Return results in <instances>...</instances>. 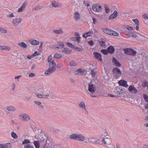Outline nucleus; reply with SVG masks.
<instances>
[{"label":"nucleus","instance_id":"nucleus-1","mask_svg":"<svg viewBox=\"0 0 148 148\" xmlns=\"http://www.w3.org/2000/svg\"><path fill=\"white\" fill-rule=\"evenodd\" d=\"M107 134L105 133L104 135V137L101 136L100 138L97 139V144H99L102 145H106L108 146V145L111 144V140L109 138L106 137Z\"/></svg>","mask_w":148,"mask_h":148},{"label":"nucleus","instance_id":"nucleus-2","mask_svg":"<svg viewBox=\"0 0 148 148\" xmlns=\"http://www.w3.org/2000/svg\"><path fill=\"white\" fill-rule=\"evenodd\" d=\"M88 90L89 92L88 93L90 95V97H97V95L95 93L96 88L95 86L92 84L91 82H90L88 84Z\"/></svg>","mask_w":148,"mask_h":148},{"label":"nucleus","instance_id":"nucleus-3","mask_svg":"<svg viewBox=\"0 0 148 148\" xmlns=\"http://www.w3.org/2000/svg\"><path fill=\"white\" fill-rule=\"evenodd\" d=\"M102 31L105 33L109 35L114 36H118L119 35V34L117 32L109 29H103Z\"/></svg>","mask_w":148,"mask_h":148},{"label":"nucleus","instance_id":"nucleus-4","mask_svg":"<svg viewBox=\"0 0 148 148\" xmlns=\"http://www.w3.org/2000/svg\"><path fill=\"white\" fill-rule=\"evenodd\" d=\"M123 50L125 54L132 56L136 55V51L132 48H127L124 49Z\"/></svg>","mask_w":148,"mask_h":148},{"label":"nucleus","instance_id":"nucleus-5","mask_svg":"<svg viewBox=\"0 0 148 148\" xmlns=\"http://www.w3.org/2000/svg\"><path fill=\"white\" fill-rule=\"evenodd\" d=\"M123 90L122 87H116L114 90V93L116 94L117 96L120 97L123 95Z\"/></svg>","mask_w":148,"mask_h":148},{"label":"nucleus","instance_id":"nucleus-6","mask_svg":"<svg viewBox=\"0 0 148 148\" xmlns=\"http://www.w3.org/2000/svg\"><path fill=\"white\" fill-rule=\"evenodd\" d=\"M20 119L23 121H27L30 119V117L27 114H23L19 116Z\"/></svg>","mask_w":148,"mask_h":148},{"label":"nucleus","instance_id":"nucleus-7","mask_svg":"<svg viewBox=\"0 0 148 148\" xmlns=\"http://www.w3.org/2000/svg\"><path fill=\"white\" fill-rule=\"evenodd\" d=\"M112 72L113 74L117 78H119L121 75L120 70L119 68L116 67L114 68Z\"/></svg>","mask_w":148,"mask_h":148},{"label":"nucleus","instance_id":"nucleus-8","mask_svg":"<svg viewBox=\"0 0 148 148\" xmlns=\"http://www.w3.org/2000/svg\"><path fill=\"white\" fill-rule=\"evenodd\" d=\"M129 91L133 94H136L138 92V90L137 89L133 86L131 85L128 88Z\"/></svg>","mask_w":148,"mask_h":148},{"label":"nucleus","instance_id":"nucleus-9","mask_svg":"<svg viewBox=\"0 0 148 148\" xmlns=\"http://www.w3.org/2000/svg\"><path fill=\"white\" fill-rule=\"evenodd\" d=\"M79 106L82 109H83V110L85 112L86 114H88V112L86 110L85 103L83 102H81L79 104Z\"/></svg>","mask_w":148,"mask_h":148},{"label":"nucleus","instance_id":"nucleus-10","mask_svg":"<svg viewBox=\"0 0 148 148\" xmlns=\"http://www.w3.org/2000/svg\"><path fill=\"white\" fill-rule=\"evenodd\" d=\"M93 55H94L95 58L99 61L101 62L102 61V59L100 53H99L97 52H94Z\"/></svg>","mask_w":148,"mask_h":148},{"label":"nucleus","instance_id":"nucleus-11","mask_svg":"<svg viewBox=\"0 0 148 148\" xmlns=\"http://www.w3.org/2000/svg\"><path fill=\"white\" fill-rule=\"evenodd\" d=\"M21 20L20 18H17L15 19H13L12 22L13 25L14 26H16L18 25L21 22Z\"/></svg>","mask_w":148,"mask_h":148},{"label":"nucleus","instance_id":"nucleus-12","mask_svg":"<svg viewBox=\"0 0 148 148\" xmlns=\"http://www.w3.org/2000/svg\"><path fill=\"white\" fill-rule=\"evenodd\" d=\"M104 7L105 9H115L118 8V6L115 4L112 5L109 7L107 4H105L104 5Z\"/></svg>","mask_w":148,"mask_h":148},{"label":"nucleus","instance_id":"nucleus-13","mask_svg":"<svg viewBox=\"0 0 148 148\" xmlns=\"http://www.w3.org/2000/svg\"><path fill=\"white\" fill-rule=\"evenodd\" d=\"M80 14L77 12H75L74 13L73 19L75 21H79L80 18Z\"/></svg>","mask_w":148,"mask_h":148},{"label":"nucleus","instance_id":"nucleus-14","mask_svg":"<svg viewBox=\"0 0 148 148\" xmlns=\"http://www.w3.org/2000/svg\"><path fill=\"white\" fill-rule=\"evenodd\" d=\"M56 63L53 60L49 63V68L54 70H56Z\"/></svg>","mask_w":148,"mask_h":148},{"label":"nucleus","instance_id":"nucleus-15","mask_svg":"<svg viewBox=\"0 0 148 148\" xmlns=\"http://www.w3.org/2000/svg\"><path fill=\"white\" fill-rule=\"evenodd\" d=\"M117 12L115 10L114 12L110 15L109 17V19L112 20L116 18L117 16Z\"/></svg>","mask_w":148,"mask_h":148},{"label":"nucleus","instance_id":"nucleus-16","mask_svg":"<svg viewBox=\"0 0 148 148\" xmlns=\"http://www.w3.org/2000/svg\"><path fill=\"white\" fill-rule=\"evenodd\" d=\"M119 83L121 86H124L126 88L128 87V85L127 84V82L124 80H121L120 81Z\"/></svg>","mask_w":148,"mask_h":148},{"label":"nucleus","instance_id":"nucleus-17","mask_svg":"<svg viewBox=\"0 0 148 148\" xmlns=\"http://www.w3.org/2000/svg\"><path fill=\"white\" fill-rule=\"evenodd\" d=\"M93 34V32L91 30L84 34L82 36L83 37L86 38L88 36H92Z\"/></svg>","mask_w":148,"mask_h":148},{"label":"nucleus","instance_id":"nucleus-18","mask_svg":"<svg viewBox=\"0 0 148 148\" xmlns=\"http://www.w3.org/2000/svg\"><path fill=\"white\" fill-rule=\"evenodd\" d=\"M56 70H54V69L53 70L49 68L48 70L45 71V74L46 75H49L54 72Z\"/></svg>","mask_w":148,"mask_h":148},{"label":"nucleus","instance_id":"nucleus-19","mask_svg":"<svg viewBox=\"0 0 148 148\" xmlns=\"http://www.w3.org/2000/svg\"><path fill=\"white\" fill-rule=\"evenodd\" d=\"M85 137L82 134H78L77 140L84 141L85 140Z\"/></svg>","mask_w":148,"mask_h":148},{"label":"nucleus","instance_id":"nucleus-20","mask_svg":"<svg viewBox=\"0 0 148 148\" xmlns=\"http://www.w3.org/2000/svg\"><path fill=\"white\" fill-rule=\"evenodd\" d=\"M108 51L109 53L110 54H112L114 52L115 49L114 47L112 46H110L108 48Z\"/></svg>","mask_w":148,"mask_h":148},{"label":"nucleus","instance_id":"nucleus-21","mask_svg":"<svg viewBox=\"0 0 148 148\" xmlns=\"http://www.w3.org/2000/svg\"><path fill=\"white\" fill-rule=\"evenodd\" d=\"M112 61L114 64L116 66L119 67L121 66L120 62L118 61H117L114 57L113 58Z\"/></svg>","mask_w":148,"mask_h":148},{"label":"nucleus","instance_id":"nucleus-22","mask_svg":"<svg viewBox=\"0 0 148 148\" xmlns=\"http://www.w3.org/2000/svg\"><path fill=\"white\" fill-rule=\"evenodd\" d=\"M29 42L31 43L32 45H38L40 44V42L39 41L33 39L29 40Z\"/></svg>","mask_w":148,"mask_h":148},{"label":"nucleus","instance_id":"nucleus-23","mask_svg":"<svg viewBox=\"0 0 148 148\" xmlns=\"http://www.w3.org/2000/svg\"><path fill=\"white\" fill-rule=\"evenodd\" d=\"M53 32L56 34H61L63 33V30L61 28H60L58 30L54 29L53 30Z\"/></svg>","mask_w":148,"mask_h":148},{"label":"nucleus","instance_id":"nucleus-24","mask_svg":"<svg viewBox=\"0 0 148 148\" xmlns=\"http://www.w3.org/2000/svg\"><path fill=\"white\" fill-rule=\"evenodd\" d=\"M53 6L55 7H58L61 5V4L55 1H53L52 2Z\"/></svg>","mask_w":148,"mask_h":148},{"label":"nucleus","instance_id":"nucleus-25","mask_svg":"<svg viewBox=\"0 0 148 148\" xmlns=\"http://www.w3.org/2000/svg\"><path fill=\"white\" fill-rule=\"evenodd\" d=\"M78 134H73L69 136V137L71 139H73L77 140Z\"/></svg>","mask_w":148,"mask_h":148},{"label":"nucleus","instance_id":"nucleus-26","mask_svg":"<svg viewBox=\"0 0 148 148\" xmlns=\"http://www.w3.org/2000/svg\"><path fill=\"white\" fill-rule=\"evenodd\" d=\"M71 51L67 48H65L63 49L62 51V52L66 54H69L71 52Z\"/></svg>","mask_w":148,"mask_h":148},{"label":"nucleus","instance_id":"nucleus-27","mask_svg":"<svg viewBox=\"0 0 148 148\" xmlns=\"http://www.w3.org/2000/svg\"><path fill=\"white\" fill-rule=\"evenodd\" d=\"M88 142L92 143L97 144V139L94 138H89L88 139Z\"/></svg>","mask_w":148,"mask_h":148},{"label":"nucleus","instance_id":"nucleus-28","mask_svg":"<svg viewBox=\"0 0 148 148\" xmlns=\"http://www.w3.org/2000/svg\"><path fill=\"white\" fill-rule=\"evenodd\" d=\"M56 47H55V48H63L64 47V44L62 42H59L58 43V45H56Z\"/></svg>","mask_w":148,"mask_h":148},{"label":"nucleus","instance_id":"nucleus-29","mask_svg":"<svg viewBox=\"0 0 148 148\" xmlns=\"http://www.w3.org/2000/svg\"><path fill=\"white\" fill-rule=\"evenodd\" d=\"M75 34L77 36H78L77 37H73L72 39H74V41H76L78 42H79L80 41V37L79 36L78 33L77 32H76L75 33Z\"/></svg>","mask_w":148,"mask_h":148},{"label":"nucleus","instance_id":"nucleus-30","mask_svg":"<svg viewBox=\"0 0 148 148\" xmlns=\"http://www.w3.org/2000/svg\"><path fill=\"white\" fill-rule=\"evenodd\" d=\"M36 96L39 98H48L49 96V94L42 95L41 94H37Z\"/></svg>","mask_w":148,"mask_h":148},{"label":"nucleus","instance_id":"nucleus-31","mask_svg":"<svg viewBox=\"0 0 148 148\" xmlns=\"http://www.w3.org/2000/svg\"><path fill=\"white\" fill-rule=\"evenodd\" d=\"M18 45L19 46H20L23 48H26L27 47V45L25 43L23 42L19 43Z\"/></svg>","mask_w":148,"mask_h":148},{"label":"nucleus","instance_id":"nucleus-32","mask_svg":"<svg viewBox=\"0 0 148 148\" xmlns=\"http://www.w3.org/2000/svg\"><path fill=\"white\" fill-rule=\"evenodd\" d=\"M34 103L36 104L39 106V108L40 109H42L44 108V106L43 105H41V103L38 101H35Z\"/></svg>","mask_w":148,"mask_h":148},{"label":"nucleus","instance_id":"nucleus-33","mask_svg":"<svg viewBox=\"0 0 148 148\" xmlns=\"http://www.w3.org/2000/svg\"><path fill=\"white\" fill-rule=\"evenodd\" d=\"M6 108L8 110L11 111H14L16 110L15 108L12 106H8Z\"/></svg>","mask_w":148,"mask_h":148},{"label":"nucleus","instance_id":"nucleus-34","mask_svg":"<svg viewBox=\"0 0 148 148\" xmlns=\"http://www.w3.org/2000/svg\"><path fill=\"white\" fill-rule=\"evenodd\" d=\"M77 71L82 73L83 75H85L87 73V71L84 70H82L81 69H79Z\"/></svg>","mask_w":148,"mask_h":148},{"label":"nucleus","instance_id":"nucleus-35","mask_svg":"<svg viewBox=\"0 0 148 148\" xmlns=\"http://www.w3.org/2000/svg\"><path fill=\"white\" fill-rule=\"evenodd\" d=\"M27 2L26 1H25L20 8H19L18 9H23L25 8L27 4Z\"/></svg>","mask_w":148,"mask_h":148},{"label":"nucleus","instance_id":"nucleus-36","mask_svg":"<svg viewBox=\"0 0 148 148\" xmlns=\"http://www.w3.org/2000/svg\"><path fill=\"white\" fill-rule=\"evenodd\" d=\"M34 144L36 148H40V144L38 141H35L34 142Z\"/></svg>","mask_w":148,"mask_h":148},{"label":"nucleus","instance_id":"nucleus-37","mask_svg":"<svg viewBox=\"0 0 148 148\" xmlns=\"http://www.w3.org/2000/svg\"><path fill=\"white\" fill-rule=\"evenodd\" d=\"M143 110L145 114L148 113V103L145 106V107L143 109Z\"/></svg>","mask_w":148,"mask_h":148},{"label":"nucleus","instance_id":"nucleus-38","mask_svg":"<svg viewBox=\"0 0 148 148\" xmlns=\"http://www.w3.org/2000/svg\"><path fill=\"white\" fill-rule=\"evenodd\" d=\"M62 57V55L60 53H56L54 56V57L56 58H60Z\"/></svg>","mask_w":148,"mask_h":148},{"label":"nucleus","instance_id":"nucleus-39","mask_svg":"<svg viewBox=\"0 0 148 148\" xmlns=\"http://www.w3.org/2000/svg\"><path fill=\"white\" fill-rule=\"evenodd\" d=\"M4 144V148H11V145L10 143H7Z\"/></svg>","mask_w":148,"mask_h":148},{"label":"nucleus","instance_id":"nucleus-40","mask_svg":"<svg viewBox=\"0 0 148 148\" xmlns=\"http://www.w3.org/2000/svg\"><path fill=\"white\" fill-rule=\"evenodd\" d=\"M30 143V141L29 140L27 139H25L22 143V144L23 145H25V144H27L29 143Z\"/></svg>","mask_w":148,"mask_h":148},{"label":"nucleus","instance_id":"nucleus-41","mask_svg":"<svg viewBox=\"0 0 148 148\" xmlns=\"http://www.w3.org/2000/svg\"><path fill=\"white\" fill-rule=\"evenodd\" d=\"M101 52L105 55H107L109 53L108 49H102L101 50Z\"/></svg>","mask_w":148,"mask_h":148},{"label":"nucleus","instance_id":"nucleus-42","mask_svg":"<svg viewBox=\"0 0 148 148\" xmlns=\"http://www.w3.org/2000/svg\"><path fill=\"white\" fill-rule=\"evenodd\" d=\"M24 148H34V147L29 144L25 145L24 146Z\"/></svg>","mask_w":148,"mask_h":148},{"label":"nucleus","instance_id":"nucleus-43","mask_svg":"<svg viewBox=\"0 0 148 148\" xmlns=\"http://www.w3.org/2000/svg\"><path fill=\"white\" fill-rule=\"evenodd\" d=\"M44 8L43 6L40 5H38L34 8V9H40Z\"/></svg>","mask_w":148,"mask_h":148},{"label":"nucleus","instance_id":"nucleus-44","mask_svg":"<svg viewBox=\"0 0 148 148\" xmlns=\"http://www.w3.org/2000/svg\"><path fill=\"white\" fill-rule=\"evenodd\" d=\"M11 136L14 139H16L17 136L16 134L14 132H12L11 133Z\"/></svg>","mask_w":148,"mask_h":148},{"label":"nucleus","instance_id":"nucleus-45","mask_svg":"<svg viewBox=\"0 0 148 148\" xmlns=\"http://www.w3.org/2000/svg\"><path fill=\"white\" fill-rule=\"evenodd\" d=\"M77 65V64L74 60L71 61L70 62V65L71 66H75Z\"/></svg>","mask_w":148,"mask_h":148},{"label":"nucleus","instance_id":"nucleus-46","mask_svg":"<svg viewBox=\"0 0 148 148\" xmlns=\"http://www.w3.org/2000/svg\"><path fill=\"white\" fill-rule=\"evenodd\" d=\"M0 32L2 33H6L7 32L6 30L3 28L0 27Z\"/></svg>","mask_w":148,"mask_h":148},{"label":"nucleus","instance_id":"nucleus-47","mask_svg":"<svg viewBox=\"0 0 148 148\" xmlns=\"http://www.w3.org/2000/svg\"><path fill=\"white\" fill-rule=\"evenodd\" d=\"M67 45L69 47L71 48L72 49L75 48V47H74L75 46L70 43L68 42Z\"/></svg>","mask_w":148,"mask_h":148},{"label":"nucleus","instance_id":"nucleus-48","mask_svg":"<svg viewBox=\"0 0 148 148\" xmlns=\"http://www.w3.org/2000/svg\"><path fill=\"white\" fill-rule=\"evenodd\" d=\"M132 21L134 22L136 25H139V22L138 20L137 19H133Z\"/></svg>","mask_w":148,"mask_h":148},{"label":"nucleus","instance_id":"nucleus-49","mask_svg":"<svg viewBox=\"0 0 148 148\" xmlns=\"http://www.w3.org/2000/svg\"><path fill=\"white\" fill-rule=\"evenodd\" d=\"M130 35L132 37H137V35L134 33L133 32H130Z\"/></svg>","mask_w":148,"mask_h":148},{"label":"nucleus","instance_id":"nucleus-50","mask_svg":"<svg viewBox=\"0 0 148 148\" xmlns=\"http://www.w3.org/2000/svg\"><path fill=\"white\" fill-rule=\"evenodd\" d=\"M83 3L87 7L89 6L90 5V2L88 1H83Z\"/></svg>","mask_w":148,"mask_h":148},{"label":"nucleus","instance_id":"nucleus-51","mask_svg":"<svg viewBox=\"0 0 148 148\" xmlns=\"http://www.w3.org/2000/svg\"><path fill=\"white\" fill-rule=\"evenodd\" d=\"M98 5V4H95L93 5L92 6V9H97V7Z\"/></svg>","mask_w":148,"mask_h":148},{"label":"nucleus","instance_id":"nucleus-52","mask_svg":"<svg viewBox=\"0 0 148 148\" xmlns=\"http://www.w3.org/2000/svg\"><path fill=\"white\" fill-rule=\"evenodd\" d=\"M143 97L145 101L148 102V96L146 94H144L143 95Z\"/></svg>","mask_w":148,"mask_h":148},{"label":"nucleus","instance_id":"nucleus-53","mask_svg":"<svg viewBox=\"0 0 148 148\" xmlns=\"http://www.w3.org/2000/svg\"><path fill=\"white\" fill-rule=\"evenodd\" d=\"M99 42L100 43V45L102 47L105 46V42L103 40H101L100 41H99Z\"/></svg>","mask_w":148,"mask_h":148},{"label":"nucleus","instance_id":"nucleus-54","mask_svg":"<svg viewBox=\"0 0 148 148\" xmlns=\"http://www.w3.org/2000/svg\"><path fill=\"white\" fill-rule=\"evenodd\" d=\"M95 71L94 69L91 70V74L92 77H93L95 76Z\"/></svg>","mask_w":148,"mask_h":148},{"label":"nucleus","instance_id":"nucleus-55","mask_svg":"<svg viewBox=\"0 0 148 148\" xmlns=\"http://www.w3.org/2000/svg\"><path fill=\"white\" fill-rule=\"evenodd\" d=\"M52 56L51 55H50L48 57V62H51V61L52 60Z\"/></svg>","mask_w":148,"mask_h":148},{"label":"nucleus","instance_id":"nucleus-56","mask_svg":"<svg viewBox=\"0 0 148 148\" xmlns=\"http://www.w3.org/2000/svg\"><path fill=\"white\" fill-rule=\"evenodd\" d=\"M12 88L11 89V90L12 91H14V90L15 87H16V84L14 83H13L12 84Z\"/></svg>","mask_w":148,"mask_h":148},{"label":"nucleus","instance_id":"nucleus-57","mask_svg":"<svg viewBox=\"0 0 148 148\" xmlns=\"http://www.w3.org/2000/svg\"><path fill=\"white\" fill-rule=\"evenodd\" d=\"M10 48L9 47H8L7 46H4V47L3 49V50H6L8 51L10 50Z\"/></svg>","mask_w":148,"mask_h":148},{"label":"nucleus","instance_id":"nucleus-58","mask_svg":"<svg viewBox=\"0 0 148 148\" xmlns=\"http://www.w3.org/2000/svg\"><path fill=\"white\" fill-rule=\"evenodd\" d=\"M143 18L145 19H148V15L146 14H144L143 15Z\"/></svg>","mask_w":148,"mask_h":148},{"label":"nucleus","instance_id":"nucleus-59","mask_svg":"<svg viewBox=\"0 0 148 148\" xmlns=\"http://www.w3.org/2000/svg\"><path fill=\"white\" fill-rule=\"evenodd\" d=\"M88 43L89 45H90L91 46H92L93 45V42L92 40L88 41Z\"/></svg>","mask_w":148,"mask_h":148},{"label":"nucleus","instance_id":"nucleus-60","mask_svg":"<svg viewBox=\"0 0 148 148\" xmlns=\"http://www.w3.org/2000/svg\"><path fill=\"white\" fill-rule=\"evenodd\" d=\"M93 23L94 24H95L97 23V19L94 17L92 18Z\"/></svg>","mask_w":148,"mask_h":148},{"label":"nucleus","instance_id":"nucleus-61","mask_svg":"<svg viewBox=\"0 0 148 148\" xmlns=\"http://www.w3.org/2000/svg\"><path fill=\"white\" fill-rule=\"evenodd\" d=\"M7 16L9 18L13 17H14V15L12 13L10 14L7 15Z\"/></svg>","mask_w":148,"mask_h":148},{"label":"nucleus","instance_id":"nucleus-62","mask_svg":"<svg viewBox=\"0 0 148 148\" xmlns=\"http://www.w3.org/2000/svg\"><path fill=\"white\" fill-rule=\"evenodd\" d=\"M35 76V74L33 73H31L29 75V77H34Z\"/></svg>","mask_w":148,"mask_h":148},{"label":"nucleus","instance_id":"nucleus-63","mask_svg":"<svg viewBox=\"0 0 148 148\" xmlns=\"http://www.w3.org/2000/svg\"><path fill=\"white\" fill-rule=\"evenodd\" d=\"M127 28L128 30H133L134 29L133 28V27L129 25H127Z\"/></svg>","mask_w":148,"mask_h":148},{"label":"nucleus","instance_id":"nucleus-64","mask_svg":"<svg viewBox=\"0 0 148 148\" xmlns=\"http://www.w3.org/2000/svg\"><path fill=\"white\" fill-rule=\"evenodd\" d=\"M144 87L147 86H148V82L147 81H145L144 82Z\"/></svg>","mask_w":148,"mask_h":148}]
</instances>
